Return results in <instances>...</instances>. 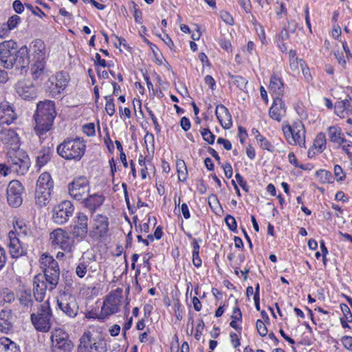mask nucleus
I'll return each mask as SVG.
<instances>
[{
  "mask_svg": "<svg viewBox=\"0 0 352 352\" xmlns=\"http://www.w3.org/2000/svg\"><path fill=\"white\" fill-rule=\"evenodd\" d=\"M56 116L55 104L53 101H41L37 104L34 113L35 131L40 137L49 131Z\"/></svg>",
  "mask_w": 352,
  "mask_h": 352,
  "instance_id": "nucleus-1",
  "label": "nucleus"
},
{
  "mask_svg": "<svg viewBox=\"0 0 352 352\" xmlns=\"http://www.w3.org/2000/svg\"><path fill=\"white\" fill-rule=\"evenodd\" d=\"M86 147L82 138H68L58 145L56 152L66 160L79 161L84 155Z\"/></svg>",
  "mask_w": 352,
  "mask_h": 352,
  "instance_id": "nucleus-2",
  "label": "nucleus"
},
{
  "mask_svg": "<svg viewBox=\"0 0 352 352\" xmlns=\"http://www.w3.org/2000/svg\"><path fill=\"white\" fill-rule=\"evenodd\" d=\"M52 312L48 301L39 305L36 313H32L30 320L36 331L46 333L52 324Z\"/></svg>",
  "mask_w": 352,
  "mask_h": 352,
  "instance_id": "nucleus-3",
  "label": "nucleus"
},
{
  "mask_svg": "<svg viewBox=\"0 0 352 352\" xmlns=\"http://www.w3.org/2000/svg\"><path fill=\"white\" fill-rule=\"evenodd\" d=\"M13 226L14 232L10 231L9 232L10 243L8 244V247L10 249V253L11 256L12 257L18 258L23 255L25 253V252L22 248L19 239L16 237L15 232L18 235L26 236L28 234L30 230L22 221H16L13 223Z\"/></svg>",
  "mask_w": 352,
  "mask_h": 352,
  "instance_id": "nucleus-4",
  "label": "nucleus"
},
{
  "mask_svg": "<svg viewBox=\"0 0 352 352\" xmlns=\"http://www.w3.org/2000/svg\"><path fill=\"white\" fill-rule=\"evenodd\" d=\"M77 352H107V344L101 338H93L91 333L85 332L80 338Z\"/></svg>",
  "mask_w": 352,
  "mask_h": 352,
  "instance_id": "nucleus-5",
  "label": "nucleus"
},
{
  "mask_svg": "<svg viewBox=\"0 0 352 352\" xmlns=\"http://www.w3.org/2000/svg\"><path fill=\"white\" fill-rule=\"evenodd\" d=\"M51 352H72L74 344L67 332L61 329L54 330L50 336Z\"/></svg>",
  "mask_w": 352,
  "mask_h": 352,
  "instance_id": "nucleus-6",
  "label": "nucleus"
},
{
  "mask_svg": "<svg viewBox=\"0 0 352 352\" xmlns=\"http://www.w3.org/2000/svg\"><path fill=\"white\" fill-rule=\"evenodd\" d=\"M283 131L289 144L305 147V129L302 122L283 126Z\"/></svg>",
  "mask_w": 352,
  "mask_h": 352,
  "instance_id": "nucleus-7",
  "label": "nucleus"
},
{
  "mask_svg": "<svg viewBox=\"0 0 352 352\" xmlns=\"http://www.w3.org/2000/svg\"><path fill=\"white\" fill-rule=\"evenodd\" d=\"M50 239L53 245L58 246L66 254H73L75 241L67 232L61 228L56 229L50 233Z\"/></svg>",
  "mask_w": 352,
  "mask_h": 352,
  "instance_id": "nucleus-8",
  "label": "nucleus"
},
{
  "mask_svg": "<svg viewBox=\"0 0 352 352\" xmlns=\"http://www.w3.org/2000/svg\"><path fill=\"white\" fill-rule=\"evenodd\" d=\"M122 296V289L118 288L109 293L103 302L100 314L101 318L104 319L109 316L118 311Z\"/></svg>",
  "mask_w": 352,
  "mask_h": 352,
  "instance_id": "nucleus-9",
  "label": "nucleus"
},
{
  "mask_svg": "<svg viewBox=\"0 0 352 352\" xmlns=\"http://www.w3.org/2000/svg\"><path fill=\"white\" fill-rule=\"evenodd\" d=\"M10 154L8 162L12 171L19 175H25L30 166L28 156L21 151H14Z\"/></svg>",
  "mask_w": 352,
  "mask_h": 352,
  "instance_id": "nucleus-10",
  "label": "nucleus"
},
{
  "mask_svg": "<svg viewBox=\"0 0 352 352\" xmlns=\"http://www.w3.org/2000/svg\"><path fill=\"white\" fill-rule=\"evenodd\" d=\"M16 43L10 40L0 43V65L6 69L14 67V54L16 53Z\"/></svg>",
  "mask_w": 352,
  "mask_h": 352,
  "instance_id": "nucleus-11",
  "label": "nucleus"
},
{
  "mask_svg": "<svg viewBox=\"0 0 352 352\" xmlns=\"http://www.w3.org/2000/svg\"><path fill=\"white\" fill-rule=\"evenodd\" d=\"M68 190L72 198L77 201H82L89 191V184L87 178L80 176L75 178L69 184Z\"/></svg>",
  "mask_w": 352,
  "mask_h": 352,
  "instance_id": "nucleus-12",
  "label": "nucleus"
},
{
  "mask_svg": "<svg viewBox=\"0 0 352 352\" xmlns=\"http://www.w3.org/2000/svg\"><path fill=\"white\" fill-rule=\"evenodd\" d=\"M58 308L67 316L74 318L78 314V307L75 297L69 293L63 292L57 296Z\"/></svg>",
  "mask_w": 352,
  "mask_h": 352,
  "instance_id": "nucleus-13",
  "label": "nucleus"
},
{
  "mask_svg": "<svg viewBox=\"0 0 352 352\" xmlns=\"http://www.w3.org/2000/svg\"><path fill=\"white\" fill-rule=\"evenodd\" d=\"M109 231V219L102 214L95 215L91 221V229L89 235L91 238H102Z\"/></svg>",
  "mask_w": 352,
  "mask_h": 352,
  "instance_id": "nucleus-14",
  "label": "nucleus"
},
{
  "mask_svg": "<svg viewBox=\"0 0 352 352\" xmlns=\"http://www.w3.org/2000/svg\"><path fill=\"white\" fill-rule=\"evenodd\" d=\"M74 206L70 201H63L53 209V221L57 224H64L74 212Z\"/></svg>",
  "mask_w": 352,
  "mask_h": 352,
  "instance_id": "nucleus-15",
  "label": "nucleus"
},
{
  "mask_svg": "<svg viewBox=\"0 0 352 352\" xmlns=\"http://www.w3.org/2000/svg\"><path fill=\"white\" fill-rule=\"evenodd\" d=\"M23 186L18 180H12L7 188V200L14 208L20 206L23 202Z\"/></svg>",
  "mask_w": 352,
  "mask_h": 352,
  "instance_id": "nucleus-16",
  "label": "nucleus"
},
{
  "mask_svg": "<svg viewBox=\"0 0 352 352\" xmlns=\"http://www.w3.org/2000/svg\"><path fill=\"white\" fill-rule=\"evenodd\" d=\"M88 217L84 213L78 212L77 214L70 230V233L74 238L79 241L85 239L88 234Z\"/></svg>",
  "mask_w": 352,
  "mask_h": 352,
  "instance_id": "nucleus-17",
  "label": "nucleus"
},
{
  "mask_svg": "<svg viewBox=\"0 0 352 352\" xmlns=\"http://www.w3.org/2000/svg\"><path fill=\"white\" fill-rule=\"evenodd\" d=\"M45 276L38 274L34 277L33 294L35 300L38 302L43 301L46 291L49 289L48 284L44 280Z\"/></svg>",
  "mask_w": 352,
  "mask_h": 352,
  "instance_id": "nucleus-18",
  "label": "nucleus"
},
{
  "mask_svg": "<svg viewBox=\"0 0 352 352\" xmlns=\"http://www.w3.org/2000/svg\"><path fill=\"white\" fill-rule=\"evenodd\" d=\"M15 89L16 93L24 100H31L36 96V88L29 81H19L15 85Z\"/></svg>",
  "mask_w": 352,
  "mask_h": 352,
  "instance_id": "nucleus-19",
  "label": "nucleus"
},
{
  "mask_svg": "<svg viewBox=\"0 0 352 352\" xmlns=\"http://www.w3.org/2000/svg\"><path fill=\"white\" fill-rule=\"evenodd\" d=\"M52 91L54 94H59L67 86L69 82V76L63 72H60L50 78Z\"/></svg>",
  "mask_w": 352,
  "mask_h": 352,
  "instance_id": "nucleus-20",
  "label": "nucleus"
},
{
  "mask_svg": "<svg viewBox=\"0 0 352 352\" xmlns=\"http://www.w3.org/2000/svg\"><path fill=\"white\" fill-rule=\"evenodd\" d=\"M16 118V114L13 107L8 102L3 101L0 103V124H12Z\"/></svg>",
  "mask_w": 352,
  "mask_h": 352,
  "instance_id": "nucleus-21",
  "label": "nucleus"
},
{
  "mask_svg": "<svg viewBox=\"0 0 352 352\" xmlns=\"http://www.w3.org/2000/svg\"><path fill=\"white\" fill-rule=\"evenodd\" d=\"M14 60V67L16 69L23 70L28 67L30 64V57L29 51L26 46H23L19 50L16 49Z\"/></svg>",
  "mask_w": 352,
  "mask_h": 352,
  "instance_id": "nucleus-22",
  "label": "nucleus"
},
{
  "mask_svg": "<svg viewBox=\"0 0 352 352\" xmlns=\"http://www.w3.org/2000/svg\"><path fill=\"white\" fill-rule=\"evenodd\" d=\"M215 115L223 129H228L232 126V116L224 105L219 104L217 106Z\"/></svg>",
  "mask_w": 352,
  "mask_h": 352,
  "instance_id": "nucleus-23",
  "label": "nucleus"
},
{
  "mask_svg": "<svg viewBox=\"0 0 352 352\" xmlns=\"http://www.w3.org/2000/svg\"><path fill=\"white\" fill-rule=\"evenodd\" d=\"M33 63L30 67V74L34 80H41L47 76V71L45 67V60H32Z\"/></svg>",
  "mask_w": 352,
  "mask_h": 352,
  "instance_id": "nucleus-24",
  "label": "nucleus"
},
{
  "mask_svg": "<svg viewBox=\"0 0 352 352\" xmlns=\"http://www.w3.org/2000/svg\"><path fill=\"white\" fill-rule=\"evenodd\" d=\"M286 114V108L285 104L281 98H274V102L272 107L270 109L269 115L270 116L280 122L283 116Z\"/></svg>",
  "mask_w": 352,
  "mask_h": 352,
  "instance_id": "nucleus-25",
  "label": "nucleus"
},
{
  "mask_svg": "<svg viewBox=\"0 0 352 352\" xmlns=\"http://www.w3.org/2000/svg\"><path fill=\"white\" fill-rule=\"evenodd\" d=\"M104 201V197L102 194L98 193H95L85 197L82 200L85 207L91 213L95 212L96 210L102 205Z\"/></svg>",
  "mask_w": 352,
  "mask_h": 352,
  "instance_id": "nucleus-26",
  "label": "nucleus"
},
{
  "mask_svg": "<svg viewBox=\"0 0 352 352\" xmlns=\"http://www.w3.org/2000/svg\"><path fill=\"white\" fill-rule=\"evenodd\" d=\"M12 328V310L4 309L0 311V331L8 333Z\"/></svg>",
  "mask_w": 352,
  "mask_h": 352,
  "instance_id": "nucleus-27",
  "label": "nucleus"
},
{
  "mask_svg": "<svg viewBox=\"0 0 352 352\" xmlns=\"http://www.w3.org/2000/svg\"><path fill=\"white\" fill-rule=\"evenodd\" d=\"M269 88L273 93L274 98H280V96L283 94V82L280 78L275 74L271 77Z\"/></svg>",
  "mask_w": 352,
  "mask_h": 352,
  "instance_id": "nucleus-28",
  "label": "nucleus"
},
{
  "mask_svg": "<svg viewBox=\"0 0 352 352\" xmlns=\"http://www.w3.org/2000/svg\"><path fill=\"white\" fill-rule=\"evenodd\" d=\"M0 140L5 144L14 146H19V142L17 133L12 129L4 130L0 133Z\"/></svg>",
  "mask_w": 352,
  "mask_h": 352,
  "instance_id": "nucleus-29",
  "label": "nucleus"
},
{
  "mask_svg": "<svg viewBox=\"0 0 352 352\" xmlns=\"http://www.w3.org/2000/svg\"><path fill=\"white\" fill-rule=\"evenodd\" d=\"M52 191L46 190L35 189L34 201L36 206L39 208L46 206L51 199Z\"/></svg>",
  "mask_w": 352,
  "mask_h": 352,
  "instance_id": "nucleus-30",
  "label": "nucleus"
},
{
  "mask_svg": "<svg viewBox=\"0 0 352 352\" xmlns=\"http://www.w3.org/2000/svg\"><path fill=\"white\" fill-rule=\"evenodd\" d=\"M54 187V182L50 173L45 172L38 177L36 188L52 191Z\"/></svg>",
  "mask_w": 352,
  "mask_h": 352,
  "instance_id": "nucleus-31",
  "label": "nucleus"
},
{
  "mask_svg": "<svg viewBox=\"0 0 352 352\" xmlns=\"http://www.w3.org/2000/svg\"><path fill=\"white\" fill-rule=\"evenodd\" d=\"M33 60H45V46L41 40H36L32 43Z\"/></svg>",
  "mask_w": 352,
  "mask_h": 352,
  "instance_id": "nucleus-32",
  "label": "nucleus"
},
{
  "mask_svg": "<svg viewBox=\"0 0 352 352\" xmlns=\"http://www.w3.org/2000/svg\"><path fill=\"white\" fill-rule=\"evenodd\" d=\"M43 276H45L44 280L49 285V290L52 291L57 286L60 277V270H55L50 272L47 270L44 272Z\"/></svg>",
  "mask_w": 352,
  "mask_h": 352,
  "instance_id": "nucleus-33",
  "label": "nucleus"
},
{
  "mask_svg": "<svg viewBox=\"0 0 352 352\" xmlns=\"http://www.w3.org/2000/svg\"><path fill=\"white\" fill-rule=\"evenodd\" d=\"M0 352H21L19 346L10 339L2 337L0 338Z\"/></svg>",
  "mask_w": 352,
  "mask_h": 352,
  "instance_id": "nucleus-34",
  "label": "nucleus"
},
{
  "mask_svg": "<svg viewBox=\"0 0 352 352\" xmlns=\"http://www.w3.org/2000/svg\"><path fill=\"white\" fill-rule=\"evenodd\" d=\"M52 154V151L49 147L43 148L36 157V166L41 168L46 164L50 160Z\"/></svg>",
  "mask_w": 352,
  "mask_h": 352,
  "instance_id": "nucleus-35",
  "label": "nucleus"
},
{
  "mask_svg": "<svg viewBox=\"0 0 352 352\" xmlns=\"http://www.w3.org/2000/svg\"><path fill=\"white\" fill-rule=\"evenodd\" d=\"M176 168L178 173V179L185 182L187 179L188 170L186 164L183 160H178L176 162Z\"/></svg>",
  "mask_w": 352,
  "mask_h": 352,
  "instance_id": "nucleus-36",
  "label": "nucleus"
},
{
  "mask_svg": "<svg viewBox=\"0 0 352 352\" xmlns=\"http://www.w3.org/2000/svg\"><path fill=\"white\" fill-rule=\"evenodd\" d=\"M19 300L20 304L23 307H28L29 306H32L33 300L32 299L30 290L21 291L19 296Z\"/></svg>",
  "mask_w": 352,
  "mask_h": 352,
  "instance_id": "nucleus-37",
  "label": "nucleus"
},
{
  "mask_svg": "<svg viewBox=\"0 0 352 352\" xmlns=\"http://www.w3.org/2000/svg\"><path fill=\"white\" fill-rule=\"evenodd\" d=\"M326 136L323 133H319L314 142V146L319 153H322L326 148Z\"/></svg>",
  "mask_w": 352,
  "mask_h": 352,
  "instance_id": "nucleus-38",
  "label": "nucleus"
},
{
  "mask_svg": "<svg viewBox=\"0 0 352 352\" xmlns=\"http://www.w3.org/2000/svg\"><path fill=\"white\" fill-rule=\"evenodd\" d=\"M328 135L330 141L336 143L340 140L342 133L340 127L331 126L328 128Z\"/></svg>",
  "mask_w": 352,
  "mask_h": 352,
  "instance_id": "nucleus-39",
  "label": "nucleus"
},
{
  "mask_svg": "<svg viewBox=\"0 0 352 352\" xmlns=\"http://www.w3.org/2000/svg\"><path fill=\"white\" fill-rule=\"evenodd\" d=\"M89 262L80 261L76 267V274L80 278H84L88 271Z\"/></svg>",
  "mask_w": 352,
  "mask_h": 352,
  "instance_id": "nucleus-40",
  "label": "nucleus"
},
{
  "mask_svg": "<svg viewBox=\"0 0 352 352\" xmlns=\"http://www.w3.org/2000/svg\"><path fill=\"white\" fill-rule=\"evenodd\" d=\"M230 77L232 82L240 89H243L248 83V80L241 76L230 75Z\"/></svg>",
  "mask_w": 352,
  "mask_h": 352,
  "instance_id": "nucleus-41",
  "label": "nucleus"
},
{
  "mask_svg": "<svg viewBox=\"0 0 352 352\" xmlns=\"http://www.w3.org/2000/svg\"><path fill=\"white\" fill-rule=\"evenodd\" d=\"M105 99H106L105 111L109 116H112L115 113V111H116L113 99L112 98L111 96H105Z\"/></svg>",
  "mask_w": 352,
  "mask_h": 352,
  "instance_id": "nucleus-42",
  "label": "nucleus"
},
{
  "mask_svg": "<svg viewBox=\"0 0 352 352\" xmlns=\"http://www.w3.org/2000/svg\"><path fill=\"white\" fill-rule=\"evenodd\" d=\"M257 141L260 143V146L262 148L272 153L275 151V147L265 137L261 136V138L258 139Z\"/></svg>",
  "mask_w": 352,
  "mask_h": 352,
  "instance_id": "nucleus-43",
  "label": "nucleus"
},
{
  "mask_svg": "<svg viewBox=\"0 0 352 352\" xmlns=\"http://www.w3.org/2000/svg\"><path fill=\"white\" fill-rule=\"evenodd\" d=\"M203 139L210 144H212L215 140V135L209 129H204L201 131Z\"/></svg>",
  "mask_w": 352,
  "mask_h": 352,
  "instance_id": "nucleus-44",
  "label": "nucleus"
},
{
  "mask_svg": "<svg viewBox=\"0 0 352 352\" xmlns=\"http://www.w3.org/2000/svg\"><path fill=\"white\" fill-rule=\"evenodd\" d=\"M344 104L346 102L341 100L337 102L335 104V113L340 118H344L346 115Z\"/></svg>",
  "mask_w": 352,
  "mask_h": 352,
  "instance_id": "nucleus-45",
  "label": "nucleus"
},
{
  "mask_svg": "<svg viewBox=\"0 0 352 352\" xmlns=\"http://www.w3.org/2000/svg\"><path fill=\"white\" fill-rule=\"evenodd\" d=\"M54 259V258L50 256L49 254L44 253L41 255L40 258L41 267L44 270L51 264V261Z\"/></svg>",
  "mask_w": 352,
  "mask_h": 352,
  "instance_id": "nucleus-46",
  "label": "nucleus"
},
{
  "mask_svg": "<svg viewBox=\"0 0 352 352\" xmlns=\"http://www.w3.org/2000/svg\"><path fill=\"white\" fill-rule=\"evenodd\" d=\"M256 327L258 333L262 337H264L267 333V329L263 320L258 319L256 323Z\"/></svg>",
  "mask_w": 352,
  "mask_h": 352,
  "instance_id": "nucleus-47",
  "label": "nucleus"
},
{
  "mask_svg": "<svg viewBox=\"0 0 352 352\" xmlns=\"http://www.w3.org/2000/svg\"><path fill=\"white\" fill-rule=\"evenodd\" d=\"M225 222L230 230L234 231L236 229V221L232 215L227 214L225 217Z\"/></svg>",
  "mask_w": 352,
  "mask_h": 352,
  "instance_id": "nucleus-48",
  "label": "nucleus"
},
{
  "mask_svg": "<svg viewBox=\"0 0 352 352\" xmlns=\"http://www.w3.org/2000/svg\"><path fill=\"white\" fill-rule=\"evenodd\" d=\"M25 6L34 15L38 16L40 18H43L45 16V14L38 7H34L30 3H25Z\"/></svg>",
  "mask_w": 352,
  "mask_h": 352,
  "instance_id": "nucleus-49",
  "label": "nucleus"
},
{
  "mask_svg": "<svg viewBox=\"0 0 352 352\" xmlns=\"http://www.w3.org/2000/svg\"><path fill=\"white\" fill-rule=\"evenodd\" d=\"M21 21V18L18 15H13L8 19V26L10 30L15 28Z\"/></svg>",
  "mask_w": 352,
  "mask_h": 352,
  "instance_id": "nucleus-50",
  "label": "nucleus"
},
{
  "mask_svg": "<svg viewBox=\"0 0 352 352\" xmlns=\"http://www.w3.org/2000/svg\"><path fill=\"white\" fill-rule=\"evenodd\" d=\"M340 309L344 315V318L348 322H352V314L350 311V309L346 304H341Z\"/></svg>",
  "mask_w": 352,
  "mask_h": 352,
  "instance_id": "nucleus-51",
  "label": "nucleus"
},
{
  "mask_svg": "<svg viewBox=\"0 0 352 352\" xmlns=\"http://www.w3.org/2000/svg\"><path fill=\"white\" fill-rule=\"evenodd\" d=\"M83 133L88 136H93L95 135V125L94 123H88L83 126Z\"/></svg>",
  "mask_w": 352,
  "mask_h": 352,
  "instance_id": "nucleus-52",
  "label": "nucleus"
},
{
  "mask_svg": "<svg viewBox=\"0 0 352 352\" xmlns=\"http://www.w3.org/2000/svg\"><path fill=\"white\" fill-rule=\"evenodd\" d=\"M205 324L202 319H199L198 324L196 327V333L195 334V338L196 340H199L201 338V336L202 335V331L204 329Z\"/></svg>",
  "mask_w": 352,
  "mask_h": 352,
  "instance_id": "nucleus-53",
  "label": "nucleus"
},
{
  "mask_svg": "<svg viewBox=\"0 0 352 352\" xmlns=\"http://www.w3.org/2000/svg\"><path fill=\"white\" fill-rule=\"evenodd\" d=\"M208 204L212 210H215L216 206H219L220 204L216 195L212 194L208 197Z\"/></svg>",
  "mask_w": 352,
  "mask_h": 352,
  "instance_id": "nucleus-54",
  "label": "nucleus"
},
{
  "mask_svg": "<svg viewBox=\"0 0 352 352\" xmlns=\"http://www.w3.org/2000/svg\"><path fill=\"white\" fill-rule=\"evenodd\" d=\"M146 110H147V111L148 113V115L150 116V117H151V120L153 121V124L155 126V129L156 132L157 133H160L161 129H160V125L158 124V122H157V120L156 117L155 116V115L153 113V111L148 107H146Z\"/></svg>",
  "mask_w": 352,
  "mask_h": 352,
  "instance_id": "nucleus-55",
  "label": "nucleus"
},
{
  "mask_svg": "<svg viewBox=\"0 0 352 352\" xmlns=\"http://www.w3.org/2000/svg\"><path fill=\"white\" fill-rule=\"evenodd\" d=\"M300 68L302 69V72L305 79L307 81H309L311 79V76L310 74L309 68H307L306 67V65H305V62L302 59H300Z\"/></svg>",
  "mask_w": 352,
  "mask_h": 352,
  "instance_id": "nucleus-56",
  "label": "nucleus"
},
{
  "mask_svg": "<svg viewBox=\"0 0 352 352\" xmlns=\"http://www.w3.org/2000/svg\"><path fill=\"white\" fill-rule=\"evenodd\" d=\"M24 6H25V4L23 5L19 0H15L12 3L13 9L18 14H21L23 12Z\"/></svg>",
  "mask_w": 352,
  "mask_h": 352,
  "instance_id": "nucleus-57",
  "label": "nucleus"
},
{
  "mask_svg": "<svg viewBox=\"0 0 352 352\" xmlns=\"http://www.w3.org/2000/svg\"><path fill=\"white\" fill-rule=\"evenodd\" d=\"M334 174L336 177H338V181H342L345 177V175L343 173L342 168L339 165H336L334 166Z\"/></svg>",
  "mask_w": 352,
  "mask_h": 352,
  "instance_id": "nucleus-58",
  "label": "nucleus"
},
{
  "mask_svg": "<svg viewBox=\"0 0 352 352\" xmlns=\"http://www.w3.org/2000/svg\"><path fill=\"white\" fill-rule=\"evenodd\" d=\"M344 346L352 351V337L351 336H344L341 340Z\"/></svg>",
  "mask_w": 352,
  "mask_h": 352,
  "instance_id": "nucleus-59",
  "label": "nucleus"
},
{
  "mask_svg": "<svg viewBox=\"0 0 352 352\" xmlns=\"http://www.w3.org/2000/svg\"><path fill=\"white\" fill-rule=\"evenodd\" d=\"M235 178L240 186L247 192L248 190V184L247 182L243 179V177L239 173H236Z\"/></svg>",
  "mask_w": 352,
  "mask_h": 352,
  "instance_id": "nucleus-60",
  "label": "nucleus"
},
{
  "mask_svg": "<svg viewBox=\"0 0 352 352\" xmlns=\"http://www.w3.org/2000/svg\"><path fill=\"white\" fill-rule=\"evenodd\" d=\"M231 318L233 320H237L240 322L242 320V314L238 307L234 308Z\"/></svg>",
  "mask_w": 352,
  "mask_h": 352,
  "instance_id": "nucleus-61",
  "label": "nucleus"
},
{
  "mask_svg": "<svg viewBox=\"0 0 352 352\" xmlns=\"http://www.w3.org/2000/svg\"><path fill=\"white\" fill-rule=\"evenodd\" d=\"M221 17L227 24L232 25L234 23V19L232 16L227 12H221Z\"/></svg>",
  "mask_w": 352,
  "mask_h": 352,
  "instance_id": "nucleus-62",
  "label": "nucleus"
},
{
  "mask_svg": "<svg viewBox=\"0 0 352 352\" xmlns=\"http://www.w3.org/2000/svg\"><path fill=\"white\" fill-rule=\"evenodd\" d=\"M180 125L184 131H187L190 129L191 124L190 120L186 117H182L180 120Z\"/></svg>",
  "mask_w": 352,
  "mask_h": 352,
  "instance_id": "nucleus-63",
  "label": "nucleus"
},
{
  "mask_svg": "<svg viewBox=\"0 0 352 352\" xmlns=\"http://www.w3.org/2000/svg\"><path fill=\"white\" fill-rule=\"evenodd\" d=\"M12 171L9 166L4 164H0V177H6Z\"/></svg>",
  "mask_w": 352,
  "mask_h": 352,
  "instance_id": "nucleus-64",
  "label": "nucleus"
}]
</instances>
